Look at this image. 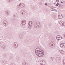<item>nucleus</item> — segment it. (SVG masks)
Segmentation results:
<instances>
[{"instance_id": "obj_1", "label": "nucleus", "mask_w": 65, "mask_h": 65, "mask_svg": "<svg viewBox=\"0 0 65 65\" xmlns=\"http://www.w3.org/2000/svg\"><path fill=\"white\" fill-rule=\"evenodd\" d=\"M39 50V49H38V48H37L35 50L36 53L38 57H42L44 55H43V54H41L39 53V51H38Z\"/></svg>"}, {"instance_id": "obj_2", "label": "nucleus", "mask_w": 65, "mask_h": 65, "mask_svg": "<svg viewBox=\"0 0 65 65\" xmlns=\"http://www.w3.org/2000/svg\"><path fill=\"white\" fill-rule=\"evenodd\" d=\"M40 27V24L38 22H37L35 23L34 27L35 28H39Z\"/></svg>"}, {"instance_id": "obj_3", "label": "nucleus", "mask_w": 65, "mask_h": 65, "mask_svg": "<svg viewBox=\"0 0 65 65\" xmlns=\"http://www.w3.org/2000/svg\"><path fill=\"white\" fill-rule=\"evenodd\" d=\"M32 25L33 22L32 21L29 22L28 25V27L29 29H31L32 27Z\"/></svg>"}, {"instance_id": "obj_4", "label": "nucleus", "mask_w": 65, "mask_h": 65, "mask_svg": "<svg viewBox=\"0 0 65 65\" xmlns=\"http://www.w3.org/2000/svg\"><path fill=\"white\" fill-rule=\"evenodd\" d=\"M38 49H39V54H43V55H44V53L43 51L41 50L40 48H38Z\"/></svg>"}, {"instance_id": "obj_5", "label": "nucleus", "mask_w": 65, "mask_h": 65, "mask_svg": "<svg viewBox=\"0 0 65 65\" xmlns=\"http://www.w3.org/2000/svg\"><path fill=\"white\" fill-rule=\"evenodd\" d=\"M19 8H22L25 6V5L23 3H20L19 5Z\"/></svg>"}, {"instance_id": "obj_6", "label": "nucleus", "mask_w": 65, "mask_h": 65, "mask_svg": "<svg viewBox=\"0 0 65 65\" xmlns=\"http://www.w3.org/2000/svg\"><path fill=\"white\" fill-rule=\"evenodd\" d=\"M56 61L57 63H59L61 62V58L59 57H58L56 58Z\"/></svg>"}, {"instance_id": "obj_7", "label": "nucleus", "mask_w": 65, "mask_h": 65, "mask_svg": "<svg viewBox=\"0 0 65 65\" xmlns=\"http://www.w3.org/2000/svg\"><path fill=\"white\" fill-rule=\"evenodd\" d=\"M50 45L51 47H55V43L53 42L52 43H50Z\"/></svg>"}, {"instance_id": "obj_8", "label": "nucleus", "mask_w": 65, "mask_h": 65, "mask_svg": "<svg viewBox=\"0 0 65 65\" xmlns=\"http://www.w3.org/2000/svg\"><path fill=\"white\" fill-rule=\"evenodd\" d=\"M3 25L4 26H7L8 25V22L6 21H4L3 22Z\"/></svg>"}, {"instance_id": "obj_9", "label": "nucleus", "mask_w": 65, "mask_h": 65, "mask_svg": "<svg viewBox=\"0 0 65 65\" xmlns=\"http://www.w3.org/2000/svg\"><path fill=\"white\" fill-rule=\"evenodd\" d=\"M40 64L41 65H45V61L44 60H41L40 62Z\"/></svg>"}, {"instance_id": "obj_10", "label": "nucleus", "mask_w": 65, "mask_h": 65, "mask_svg": "<svg viewBox=\"0 0 65 65\" xmlns=\"http://www.w3.org/2000/svg\"><path fill=\"white\" fill-rule=\"evenodd\" d=\"M56 37L57 39L58 40H61L62 39V37L58 35Z\"/></svg>"}, {"instance_id": "obj_11", "label": "nucleus", "mask_w": 65, "mask_h": 65, "mask_svg": "<svg viewBox=\"0 0 65 65\" xmlns=\"http://www.w3.org/2000/svg\"><path fill=\"white\" fill-rule=\"evenodd\" d=\"M60 24L61 26H65V22H64L63 21H61L59 23Z\"/></svg>"}, {"instance_id": "obj_12", "label": "nucleus", "mask_w": 65, "mask_h": 65, "mask_svg": "<svg viewBox=\"0 0 65 65\" xmlns=\"http://www.w3.org/2000/svg\"><path fill=\"white\" fill-rule=\"evenodd\" d=\"M21 23L22 25H24L26 24V21L24 20H22Z\"/></svg>"}, {"instance_id": "obj_13", "label": "nucleus", "mask_w": 65, "mask_h": 65, "mask_svg": "<svg viewBox=\"0 0 65 65\" xmlns=\"http://www.w3.org/2000/svg\"><path fill=\"white\" fill-rule=\"evenodd\" d=\"M60 46L62 48H65V44L64 43H61L60 44Z\"/></svg>"}, {"instance_id": "obj_14", "label": "nucleus", "mask_w": 65, "mask_h": 65, "mask_svg": "<svg viewBox=\"0 0 65 65\" xmlns=\"http://www.w3.org/2000/svg\"><path fill=\"white\" fill-rule=\"evenodd\" d=\"M59 19H62L63 18V16L62 15V14H59L58 16Z\"/></svg>"}, {"instance_id": "obj_15", "label": "nucleus", "mask_w": 65, "mask_h": 65, "mask_svg": "<svg viewBox=\"0 0 65 65\" xmlns=\"http://www.w3.org/2000/svg\"><path fill=\"white\" fill-rule=\"evenodd\" d=\"M26 10H22V12H21V14L24 15V14H25V13H26Z\"/></svg>"}, {"instance_id": "obj_16", "label": "nucleus", "mask_w": 65, "mask_h": 65, "mask_svg": "<svg viewBox=\"0 0 65 65\" xmlns=\"http://www.w3.org/2000/svg\"><path fill=\"white\" fill-rule=\"evenodd\" d=\"M5 13L7 15H8L9 14V11H6Z\"/></svg>"}, {"instance_id": "obj_17", "label": "nucleus", "mask_w": 65, "mask_h": 65, "mask_svg": "<svg viewBox=\"0 0 65 65\" xmlns=\"http://www.w3.org/2000/svg\"><path fill=\"white\" fill-rule=\"evenodd\" d=\"M14 46L15 48H17L18 47V44L17 43H15L14 44Z\"/></svg>"}, {"instance_id": "obj_18", "label": "nucleus", "mask_w": 65, "mask_h": 65, "mask_svg": "<svg viewBox=\"0 0 65 65\" xmlns=\"http://www.w3.org/2000/svg\"><path fill=\"white\" fill-rule=\"evenodd\" d=\"M59 53L61 54H63L64 53V52L63 50H60L59 51Z\"/></svg>"}, {"instance_id": "obj_19", "label": "nucleus", "mask_w": 65, "mask_h": 65, "mask_svg": "<svg viewBox=\"0 0 65 65\" xmlns=\"http://www.w3.org/2000/svg\"><path fill=\"white\" fill-rule=\"evenodd\" d=\"M22 64L23 65H29L27 63V62H23L22 63Z\"/></svg>"}, {"instance_id": "obj_20", "label": "nucleus", "mask_w": 65, "mask_h": 65, "mask_svg": "<svg viewBox=\"0 0 65 65\" xmlns=\"http://www.w3.org/2000/svg\"><path fill=\"white\" fill-rule=\"evenodd\" d=\"M1 47L2 48H3V49H5L6 48V46L5 45H3L1 46Z\"/></svg>"}, {"instance_id": "obj_21", "label": "nucleus", "mask_w": 65, "mask_h": 65, "mask_svg": "<svg viewBox=\"0 0 65 65\" xmlns=\"http://www.w3.org/2000/svg\"><path fill=\"white\" fill-rule=\"evenodd\" d=\"M20 37L21 39H23L24 38V37L23 36V35H20Z\"/></svg>"}, {"instance_id": "obj_22", "label": "nucleus", "mask_w": 65, "mask_h": 65, "mask_svg": "<svg viewBox=\"0 0 65 65\" xmlns=\"http://www.w3.org/2000/svg\"><path fill=\"white\" fill-rule=\"evenodd\" d=\"M62 61L63 64H65V59H63Z\"/></svg>"}, {"instance_id": "obj_23", "label": "nucleus", "mask_w": 65, "mask_h": 65, "mask_svg": "<svg viewBox=\"0 0 65 65\" xmlns=\"http://www.w3.org/2000/svg\"><path fill=\"white\" fill-rule=\"evenodd\" d=\"M3 64L4 65H5L6 64V62H4V61L3 62Z\"/></svg>"}, {"instance_id": "obj_24", "label": "nucleus", "mask_w": 65, "mask_h": 65, "mask_svg": "<svg viewBox=\"0 0 65 65\" xmlns=\"http://www.w3.org/2000/svg\"><path fill=\"white\" fill-rule=\"evenodd\" d=\"M59 6L60 7H63V5H59Z\"/></svg>"}, {"instance_id": "obj_25", "label": "nucleus", "mask_w": 65, "mask_h": 65, "mask_svg": "<svg viewBox=\"0 0 65 65\" xmlns=\"http://www.w3.org/2000/svg\"><path fill=\"white\" fill-rule=\"evenodd\" d=\"M59 5V3H57V4L56 5V6H57Z\"/></svg>"}, {"instance_id": "obj_26", "label": "nucleus", "mask_w": 65, "mask_h": 65, "mask_svg": "<svg viewBox=\"0 0 65 65\" xmlns=\"http://www.w3.org/2000/svg\"><path fill=\"white\" fill-rule=\"evenodd\" d=\"M45 5L46 6H47V3H45Z\"/></svg>"}, {"instance_id": "obj_27", "label": "nucleus", "mask_w": 65, "mask_h": 65, "mask_svg": "<svg viewBox=\"0 0 65 65\" xmlns=\"http://www.w3.org/2000/svg\"><path fill=\"white\" fill-rule=\"evenodd\" d=\"M51 60H53L54 59V58L53 57H51Z\"/></svg>"}, {"instance_id": "obj_28", "label": "nucleus", "mask_w": 65, "mask_h": 65, "mask_svg": "<svg viewBox=\"0 0 65 65\" xmlns=\"http://www.w3.org/2000/svg\"><path fill=\"white\" fill-rule=\"evenodd\" d=\"M56 1L57 2H59V0H56Z\"/></svg>"}, {"instance_id": "obj_29", "label": "nucleus", "mask_w": 65, "mask_h": 65, "mask_svg": "<svg viewBox=\"0 0 65 65\" xmlns=\"http://www.w3.org/2000/svg\"><path fill=\"white\" fill-rule=\"evenodd\" d=\"M10 65H14V64H13V63H11L10 64Z\"/></svg>"}, {"instance_id": "obj_30", "label": "nucleus", "mask_w": 65, "mask_h": 65, "mask_svg": "<svg viewBox=\"0 0 65 65\" xmlns=\"http://www.w3.org/2000/svg\"><path fill=\"white\" fill-rule=\"evenodd\" d=\"M10 58H11V59H12V58H13V57H12V56H11L10 57Z\"/></svg>"}, {"instance_id": "obj_31", "label": "nucleus", "mask_w": 65, "mask_h": 65, "mask_svg": "<svg viewBox=\"0 0 65 65\" xmlns=\"http://www.w3.org/2000/svg\"><path fill=\"white\" fill-rule=\"evenodd\" d=\"M19 6V5H17V7H19V6Z\"/></svg>"}, {"instance_id": "obj_32", "label": "nucleus", "mask_w": 65, "mask_h": 65, "mask_svg": "<svg viewBox=\"0 0 65 65\" xmlns=\"http://www.w3.org/2000/svg\"><path fill=\"white\" fill-rule=\"evenodd\" d=\"M1 46V43L0 42V46Z\"/></svg>"}, {"instance_id": "obj_33", "label": "nucleus", "mask_w": 65, "mask_h": 65, "mask_svg": "<svg viewBox=\"0 0 65 65\" xmlns=\"http://www.w3.org/2000/svg\"><path fill=\"white\" fill-rule=\"evenodd\" d=\"M61 3L63 4V2L62 1H61Z\"/></svg>"}, {"instance_id": "obj_34", "label": "nucleus", "mask_w": 65, "mask_h": 65, "mask_svg": "<svg viewBox=\"0 0 65 65\" xmlns=\"http://www.w3.org/2000/svg\"><path fill=\"white\" fill-rule=\"evenodd\" d=\"M11 1H13V0H11Z\"/></svg>"}, {"instance_id": "obj_35", "label": "nucleus", "mask_w": 65, "mask_h": 65, "mask_svg": "<svg viewBox=\"0 0 65 65\" xmlns=\"http://www.w3.org/2000/svg\"><path fill=\"white\" fill-rule=\"evenodd\" d=\"M13 17H14V16H13Z\"/></svg>"}]
</instances>
